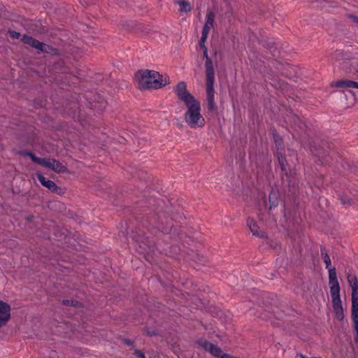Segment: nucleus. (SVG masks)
I'll use <instances>...</instances> for the list:
<instances>
[{
    "instance_id": "21",
    "label": "nucleus",
    "mask_w": 358,
    "mask_h": 358,
    "mask_svg": "<svg viewBox=\"0 0 358 358\" xmlns=\"http://www.w3.org/2000/svg\"><path fill=\"white\" fill-rule=\"evenodd\" d=\"M266 312H268L269 315H265L268 319H271L272 317H275L278 320H281L282 318V314L278 312V308L274 307L271 308V310H266Z\"/></svg>"
},
{
    "instance_id": "17",
    "label": "nucleus",
    "mask_w": 358,
    "mask_h": 358,
    "mask_svg": "<svg viewBox=\"0 0 358 358\" xmlns=\"http://www.w3.org/2000/svg\"><path fill=\"white\" fill-rule=\"evenodd\" d=\"M20 154L23 156L29 157L32 162H34L41 166L43 165L44 158H40V157H36L35 155V154L33 153L32 152L28 151V150H22L20 152Z\"/></svg>"
},
{
    "instance_id": "36",
    "label": "nucleus",
    "mask_w": 358,
    "mask_h": 358,
    "mask_svg": "<svg viewBox=\"0 0 358 358\" xmlns=\"http://www.w3.org/2000/svg\"><path fill=\"white\" fill-rule=\"evenodd\" d=\"M275 45V42H270L267 44V48L269 49L271 51H272L273 48H274Z\"/></svg>"
},
{
    "instance_id": "44",
    "label": "nucleus",
    "mask_w": 358,
    "mask_h": 358,
    "mask_svg": "<svg viewBox=\"0 0 358 358\" xmlns=\"http://www.w3.org/2000/svg\"><path fill=\"white\" fill-rule=\"evenodd\" d=\"M262 64H254V67H261Z\"/></svg>"
},
{
    "instance_id": "10",
    "label": "nucleus",
    "mask_w": 358,
    "mask_h": 358,
    "mask_svg": "<svg viewBox=\"0 0 358 358\" xmlns=\"http://www.w3.org/2000/svg\"><path fill=\"white\" fill-rule=\"evenodd\" d=\"M247 226L250 229V231L252 233L253 236H257L261 238H264L266 237V234L264 231H258L259 227L254 219L250 217L248 218Z\"/></svg>"
},
{
    "instance_id": "1",
    "label": "nucleus",
    "mask_w": 358,
    "mask_h": 358,
    "mask_svg": "<svg viewBox=\"0 0 358 358\" xmlns=\"http://www.w3.org/2000/svg\"><path fill=\"white\" fill-rule=\"evenodd\" d=\"M175 92L178 98L187 108L184 114L187 124L191 128L203 127L205 124V120L201 115L200 103L187 90L186 83L183 81L178 83Z\"/></svg>"
},
{
    "instance_id": "42",
    "label": "nucleus",
    "mask_w": 358,
    "mask_h": 358,
    "mask_svg": "<svg viewBox=\"0 0 358 358\" xmlns=\"http://www.w3.org/2000/svg\"><path fill=\"white\" fill-rule=\"evenodd\" d=\"M6 322L4 321V320H2L1 317H0V328L5 326L6 324Z\"/></svg>"
},
{
    "instance_id": "26",
    "label": "nucleus",
    "mask_w": 358,
    "mask_h": 358,
    "mask_svg": "<svg viewBox=\"0 0 358 358\" xmlns=\"http://www.w3.org/2000/svg\"><path fill=\"white\" fill-rule=\"evenodd\" d=\"M206 20L205 24H206L210 27H213L214 21H215V13L212 11L208 12L206 14Z\"/></svg>"
},
{
    "instance_id": "7",
    "label": "nucleus",
    "mask_w": 358,
    "mask_h": 358,
    "mask_svg": "<svg viewBox=\"0 0 358 358\" xmlns=\"http://www.w3.org/2000/svg\"><path fill=\"white\" fill-rule=\"evenodd\" d=\"M199 344L206 351H208L211 355L217 358H221L224 355L222 349L218 346L207 341L206 340H200Z\"/></svg>"
},
{
    "instance_id": "5",
    "label": "nucleus",
    "mask_w": 358,
    "mask_h": 358,
    "mask_svg": "<svg viewBox=\"0 0 358 358\" xmlns=\"http://www.w3.org/2000/svg\"><path fill=\"white\" fill-rule=\"evenodd\" d=\"M36 176L41 184L48 188L50 192L57 194H62L64 193L62 189L58 187L55 182L46 178L41 173H36Z\"/></svg>"
},
{
    "instance_id": "20",
    "label": "nucleus",
    "mask_w": 358,
    "mask_h": 358,
    "mask_svg": "<svg viewBox=\"0 0 358 358\" xmlns=\"http://www.w3.org/2000/svg\"><path fill=\"white\" fill-rule=\"evenodd\" d=\"M338 199L341 201V203L345 206L348 207L353 203V201L352 198L349 196L344 194L343 193H338Z\"/></svg>"
},
{
    "instance_id": "41",
    "label": "nucleus",
    "mask_w": 358,
    "mask_h": 358,
    "mask_svg": "<svg viewBox=\"0 0 358 358\" xmlns=\"http://www.w3.org/2000/svg\"><path fill=\"white\" fill-rule=\"evenodd\" d=\"M221 358H236V357L232 355H230L229 354L224 353V355L222 356Z\"/></svg>"
},
{
    "instance_id": "23",
    "label": "nucleus",
    "mask_w": 358,
    "mask_h": 358,
    "mask_svg": "<svg viewBox=\"0 0 358 358\" xmlns=\"http://www.w3.org/2000/svg\"><path fill=\"white\" fill-rule=\"evenodd\" d=\"M329 283H338L336 275V270L335 267L329 268Z\"/></svg>"
},
{
    "instance_id": "18",
    "label": "nucleus",
    "mask_w": 358,
    "mask_h": 358,
    "mask_svg": "<svg viewBox=\"0 0 358 358\" xmlns=\"http://www.w3.org/2000/svg\"><path fill=\"white\" fill-rule=\"evenodd\" d=\"M214 94L215 92H206L207 106L208 109L210 111H215L216 110L214 101Z\"/></svg>"
},
{
    "instance_id": "8",
    "label": "nucleus",
    "mask_w": 358,
    "mask_h": 358,
    "mask_svg": "<svg viewBox=\"0 0 358 358\" xmlns=\"http://www.w3.org/2000/svg\"><path fill=\"white\" fill-rule=\"evenodd\" d=\"M162 215H161L159 213H157L156 217H154V222L151 223V224H155V228L158 229V231H160L164 234H169L173 227L172 223L167 222L166 224V226H164V222L162 220Z\"/></svg>"
},
{
    "instance_id": "22",
    "label": "nucleus",
    "mask_w": 358,
    "mask_h": 358,
    "mask_svg": "<svg viewBox=\"0 0 358 358\" xmlns=\"http://www.w3.org/2000/svg\"><path fill=\"white\" fill-rule=\"evenodd\" d=\"M320 252H321V256L324 260V262L326 265V268H330L329 266H331V259L327 254V250L324 246L320 247Z\"/></svg>"
},
{
    "instance_id": "35",
    "label": "nucleus",
    "mask_w": 358,
    "mask_h": 358,
    "mask_svg": "<svg viewBox=\"0 0 358 358\" xmlns=\"http://www.w3.org/2000/svg\"><path fill=\"white\" fill-rule=\"evenodd\" d=\"M134 354L138 358H145L144 353L139 350H135Z\"/></svg>"
},
{
    "instance_id": "27",
    "label": "nucleus",
    "mask_w": 358,
    "mask_h": 358,
    "mask_svg": "<svg viewBox=\"0 0 358 358\" xmlns=\"http://www.w3.org/2000/svg\"><path fill=\"white\" fill-rule=\"evenodd\" d=\"M346 53L341 50H336L334 53V56L336 59H350V57H346Z\"/></svg>"
},
{
    "instance_id": "14",
    "label": "nucleus",
    "mask_w": 358,
    "mask_h": 358,
    "mask_svg": "<svg viewBox=\"0 0 358 358\" xmlns=\"http://www.w3.org/2000/svg\"><path fill=\"white\" fill-rule=\"evenodd\" d=\"M207 39V36L201 35V37L199 40V45L203 51V56L206 58L205 67H213V62L211 59H210L208 56V50L205 45V42Z\"/></svg>"
},
{
    "instance_id": "15",
    "label": "nucleus",
    "mask_w": 358,
    "mask_h": 358,
    "mask_svg": "<svg viewBox=\"0 0 358 358\" xmlns=\"http://www.w3.org/2000/svg\"><path fill=\"white\" fill-rule=\"evenodd\" d=\"M332 306L336 315V317L339 320H343L344 317V312L342 306V301L338 303H333Z\"/></svg>"
},
{
    "instance_id": "16",
    "label": "nucleus",
    "mask_w": 358,
    "mask_h": 358,
    "mask_svg": "<svg viewBox=\"0 0 358 358\" xmlns=\"http://www.w3.org/2000/svg\"><path fill=\"white\" fill-rule=\"evenodd\" d=\"M355 81L350 80H341L334 83L333 86L339 88H354Z\"/></svg>"
},
{
    "instance_id": "2",
    "label": "nucleus",
    "mask_w": 358,
    "mask_h": 358,
    "mask_svg": "<svg viewBox=\"0 0 358 358\" xmlns=\"http://www.w3.org/2000/svg\"><path fill=\"white\" fill-rule=\"evenodd\" d=\"M162 77L159 72L148 69H140L135 73L137 87L141 90L159 89L166 85V82H163Z\"/></svg>"
},
{
    "instance_id": "33",
    "label": "nucleus",
    "mask_w": 358,
    "mask_h": 358,
    "mask_svg": "<svg viewBox=\"0 0 358 358\" xmlns=\"http://www.w3.org/2000/svg\"><path fill=\"white\" fill-rule=\"evenodd\" d=\"M273 137L276 145L278 147L281 146L282 145V138L278 134H275Z\"/></svg>"
},
{
    "instance_id": "31",
    "label": "nucleus",
    "mask_w": 358,
    "mask_h": 358,
    "mask_svg": "<svg viewBox=\"0 0 358 358\" xmlns=\"http://www.w3.org/2000/svg\"><path fill=\"white\" fill-rule=\"evenodd\" d=\"M211 27H210V26H209V25H208L206 24H204V26H203V29H202L201 35L208 37Z\"/></svg>"
},
{
    "instance_id": "37",
    "label": "nucleus",
    "mask_w": 358,
    "mask_h": 358,
    "mask_svg": "<svg viewBox=\"0 0 358 358\" xmlns=\"http://www.w3.org/2000/svg\"><path fill=\"white\" fill-rule=\"evenodd\" d=\"M124 343L128 346H130L133 345V341L129 339H124Z\"/></svg>"
},
{
    "instance_id": "24",
    "label": "nucleus",
    "mask_w": 358,
    "mask_h": 358,
    "mask_svg": "<svg viewBox=\"0 0 358 358\" xmlns=\"http://www.w3.org/2000/svg\"><path fill=\"white\" fill-rule=\"evenodd\" d=\"M278 162H279V164H280L282 171L285 172V174H287L286 172L287 171V170H286L287 160H286L285 157L284 155H282V154L278 153Z\"/></svg>"
},
{
    "instance_id": "29",
    "label": "nucleus",
    "mask_w": 358,
    "mask_h": 358,
    "mask_svg": "<svg viewBox=\"0 0 358 358\" xmlns=\"http://www.w3.org/2000/svg\"><path fill=\"white\" fill-rule=\"evenodd\" d=\"M7 32L9 34L10 37L13 39H18L21 36L20 33L10 29L8 30Z\"/></svg>"
},
{
    "instance_id": "4",
    "label": "nucleus",
    "mask_w": 358,
    "mask_h": 358,
    "mask_svg": "<svg viewBox=\"0 0 358 358\" xmlns=\"http://www.w3.org/2000/svg\"><path fill=\"white\" fill-rule=\"evenodd\" d=\"M21 41L24 44L27 45L31 48L37 50L38 53L43 52L51 55H59L61 52L59 49L54 48L53 46L46 44L45 43L41 42L38 40L27 34H24L22 36Z\"/></svg>"
},
{
    "instance_id": "39",
    "label": "nucleus",
    "mask_w": 358,
    "mask_h": 358,
    "mask_svg": "<svg viewBox=\"0 0 358 358\" xmlns=\"http://www.w3.org/2000/svg\"><path fill=\"white\" fill-rule=\"evenodd\" d=\"M146 334L150 336L156 335V332L155 331H149L146 330Z\"/></svg>"
},
{
    "instance_id": "43",
    "label": "nucleus",
    "mask_w": 358,
    "mask_h": 358,
    "mask_svg": "<svg viewBox=\"0 0 358 358\" xmlns=\"http://www.w3.org/2000/svg\"><path fill=\"white\" fill-rule=\"evenodd\" d=\"M354 88L358 89V83L355 81Z\"/></svg>"
},
{
    "instance_id": "46",
    "label": "nucleus",
    "mask_w": 358,
    "mask_h": 358,
    "mask_svg": "<svg viewBox=\"0 0 358 358\" xmlns=\"http://www.w3.org/2000/svg\"><path fill=\"white\" fill-rule=\"evenodd\" d=\"M357 72H358V71H357Z\"/></svg>"
},
{
    "instance_id": "30",
    "label": "nucleus",
    "mask_w": 358,
    "mask_h": 358,
    "mask_svg": "<svg viewBox=\"0 0 358 358\" xmlns=\"http://www.w3.org/2000/svg\"><path fill=\"white\" fill-rule=\"evenodd\" d=\"M211 27H210V26H209V25H208L206 24H204V26H203V29H202L201 35L208 37Z\"/></svg>"
},
{
    "instance_id": "40",
    "label": "nucleus",
    "mask_w": 358,
    "mask_h": 358,
    "mask_svg": "<svg viewBox=\"0 0 358 358\" xmlns=\"http://www.w3.org/2000/svg\"><path fill=\"white\" fill-rule=\"evenodd\" d=\"M298 355L300 357V358H322V357H308L307 356H306V355H303V354H301V353L299 354Z\"/></svg>"
},
{
    "instance_id": "34",
    "label": "nucleus",
    "mask_w": 358,
    "mask_h": 358,
    "mask_svg": "<svg viewBox=\"0 0 358 358\" xmlns=\"http://www.w3.org/2000/svg\"><path fill=\"white\" fill-rule=\"evenodd\" d=\"M62 303L64 305H66V306H76V303H78V302L72 301V300L65 299V300H63Z\"/></svg>"
},
{
    "instance_id": "25",
    "label": "nucleus",
    "mask_w": 358,
    "mask_h": 358,
    "mask_svg": "<svg viewBox=\"0 0 358 358\" xmlns=\"http://www.w3.org/2000/svg\"><path fill=\"white\" fill-rule=\"evenodd\" d=\"M269 203H270V209L275 208L278 205L277 195L275 192H271L269 194Z\"/></svg>"
},
{
    "instance_id": "38",
    "label": "nucleus",
    "mask_w": 358,
    "mask_h": 358,
    "mask_svg": "<svg viewBox=\"0 0 358 358\" xmlns=\"http://www.w3.org/2000/svg\"><path fill=\"white\" fill-rule=\"evenodd\" d=\"M350 18L353 20L354 22L358 24V16L355 15H351Z\"/></svg>"
},
{
    "instance_id": "3",
    "label": "nucleus",
    "mask_w": 358,
    "mask_h": 358,
    "mask_svg": "<svg viewBox=\"0 0 358 358\" xmlns=\"http://www.w3.org/2000/svg\"><path fill=\"white\" fill-rule=\"evenodd\" d=\"M348 282L352 288V320L355 332L354 341L358 344V280L352 273H348Z\"/></svg>"
},
{
    "instance_id": "45",
    "label": "nucleus",
    "mask_w": 358,
    "mask_h": 358,
    "mask_svg": "<svg viewBox=\"0 0 358 358\" xmlns=\"http://www.w3.org/2000/svg\"><path fill=\"white\" fill-rule=\"evenodd\" d=\"M115 66H119V64H113Z\"/></svg>"
},
{
    "instance_id": "11",
    "label": "nucleus",
    "mask_w": 358,
    "mask_h": 358,
    "mask_svg": "<svg viewBox=\"0 0 358 358\" xmlns=\"http://www.w3.org/2000/svg\"><path fill=\"white\" fill-rule=\"evenodd\" d=\"M215 69H206V92H215Z\"/></svg>"
},
{
    "instance_id": "28",
    "label": "nucleus",
    "mask_w": 358,
    "mask_h": 358,
    "mask_svg": "<svg viewBox=\"0 0 358 358\" xmlns=\"http://www.w3.org/2000/svg\"><path fill=\"white\" fill-rule=\"evenodd\" d=\"M294 124L297 125L299 128L301 130H303L306 127V124L303 122H302L299 117L297 116H295L294 117Z\"/></svg>"
},
{
    "instance_id": "13",
    "label": "nucleus",
    "mask_w": 358,
    "mask_h": 358,
    "mask_svg": "<svg viewBox=\"0 0 358 358\" xmlns=\"http://www.w3.org/2000/svg\"><path fill=\"white\" fill-rule=\"evenodd\" d=\"M330 285V293L332 298V303L341 302L340 291L341 287L338 283L329 284Z\"/></svg>"
},
{
    "instance_id": "12",
    "label": "nucleus",
    "mask_w": 358,
    "mask_h": 358,
    "mask_svg": "<svg viewBox=\"0 0 358 358\" xmlns=\"http://www.w3.org/2000/svg\"><path fill=\"white\" fill-rule=\"evenodd\" d=\"M10 309L8 303L0 300V317L6 322L10 318Z\"/></svg>"
},
{
    "instance_id": "9",
    "label": "nucleus",
    "mask_w": 358,
    "mask_h": 358,
    "mask_svg": "<svg viewBox=\"0 0 358 358\" xmlns=\"http://www.w3.org/2000/svg\"><path fill=\"white\" fill-rule=\"evenodd\" d=\"M311 152L313 154L318 158V161L322 165H327L331 162V157L329 156V152L324 150H317L315 148H312Z\"/></svg>"
},
{
    "instance_id": "32",
    "label": "nucleus",
    "mask_w": 358,
    "mask_h": 358,
    "mask_svg": "<svg viewBox=\"0 0 358 358\" xmlns=\"http://www.w3.org/2000/svg\"><path fill=\"white\" fill-rule=\"evenodd\" d=\"M213 57L215 58V65H217V62L222 59V53L217 51L213 50Z\"/></svg>"
},
{
    "instance_id": "6",
    "label": "nucleus",
    "mask_w": 358,
    "mask_h": 358,
    "mask_svg": "<svg viewBox=\"0 0 358 358\" xmlns=\"http://www.w3.org/2000/svg\"><path fill=\"white\" fill-rule=\"evenodd\" d=\"M42 166L49 168L56 173H65L67 168L55 159L44 158Z\"/></svg>"
},
{
    "instance_id": "19",
    "label": "nucleus",
    "mask_w": 358,
    "mask_h": 358,
    "mask_svg": "<svg viewBox=\"0 0 358 358\" xmlns=\"http://www.w3.org/2000/svg\"><path fill=\"white\" fill-rule=\"evenodd\" d=\"M176 3L180 6L181 13H189L192 10L190 3L187 0H178Z\"/></svg>"
}]
</instances>
